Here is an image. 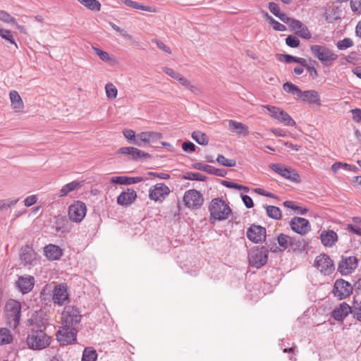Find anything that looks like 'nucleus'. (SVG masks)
Listing matches in <instances>:
<instances>
[{"label": "nucleus", "instance_id": "obj_1", "mask_svg": "<svg viewBox=\"0 0 361 361\" xmlns=\"http://www.w3.org/2000/svg\"><path fill=\"white\" fill-rule=\"evenodd\" d=\"M50 337L42 329H32L28 334L26 343L29 348L39 350L50 345Z\"/></svg>", "mask_w": 361, "mask_h": 361}, {"label": "nucleus", "instance_id": "obj_2", "mask_svg": "<svg viewBox=\"0 0 361 361\" xmlns=\"http://www.w3.org/2000/svg\"><path fill=\"white\" fill-rule=\"evenodd\" d=\"M310 51L312 55L320 61L324 66H331L338 59V55L326 46L312 45Z\"/></svg>", "mask_w": 361, "mask_h": 361}, {"label": "nucleus", "instance_id": "obj_3", "mask_svg": "<svg viewBox=\"0 0 361 361\" xmlns=\"http://www.w3.org/2000/svg\"><path fill=\"white\" fill-rule=\"evenodd\" d=\"M212 219L222 221L228 219L231 212L229 206L221 198H214L212 200L209 207Z\"/></svg>", "mask_w": 361, "mask_h": 361}, {"label": "nucleus", "instance_id": "obj_4", "mask_svg": "<svg viewBox=\"0 0 361 361\" xmlns=\"http://www.w3.org/2000/svg\"><path fill=\"white\" fill-rule=\"evenodd\" d=\"M21 305L15 300H10L5 306V316L11 328L16 329L20 322Z\"/></svg>", "mask_w": 361, "mask_h": 361}, {"label": "nucleus", "instance_id": "obj_5", "mask_svg": "<svg viewBox=\"0 0 361 361\" xmlns=\"http://www.w3.org/2000/svg\"><path fill=\"white\" fill-rule=\"evenodd\" d=\"M269 250L264 246L255 247L248 252V261L251 267L259 269L263 267L268 260Z\"/></svg>", "mask_w": 361, "mask_h": 361}, {"label": "nucleus", "instance_id": "obj_6", "mask_svg": "<svg viewBox=\"0 0 361 361\" xmlns=\"http://www.w3.org/2000/svg\"><path fill=\"white\" fill-rule=\"evenodd\" d=\"M61 326L56 334V338L61 345L71 344L76 340V327L61 323Z\"/></svg>", "mask_w": 361, "mask_h": 361}, {"label": "nucleus", "instance_id": "obj_7", "mask_svg": "<svg viewBox=\"0 0 361 361\" xmlns=\"http://www.w3.org/2000/svg\"><path fill=\"white\" fill-rule=\"evenodd\" d=\"M82 315L74 306H66L61 317V323L77 327L81 321Z\"/></svg>", "mask_w": 361, "mask_h": 361}, {"label": "nucleus", "instance_id": "obj_8", "mask_svg": "<svg viewBox=\"0 0 361 361\" xmlns=\"http://www.w3.org/2000/svg\"><path fill=\"white\" fill-rule=\"evenodd\" d=\"M263 108L267 109V111L269 112V115L271 117L278 120L279 122L283 123L285 126H295V121L287 112H286L283 109L270 105H264L263 106Z\"/></svg>", "mask_w": 361, "mask_h": 361}, {"label": "nucleus", "instance_id": "obj_9", "mask_svg": "<svg viewBox=\"0 0 361 361\" xmlns=\"http://www.w3.org/2000/svg\"><path fill=\"white\" fill-rule=\"evenodd\" d=\"M87 207L85 203L76 201L68 207L69 219L75 223H80L85 216Z\"/></svg>", "mask_w": 361, "mask_h": 361}, {"label": "nucleus", "instance_id": "obj_10", "mask_svg": "<svg viewBox=\"0 0 361 361\" xmlns=\"http://www.w3.org/2000/svg\"><path fill=\"white\" fill-rule=\"evenodd\" d=\"M185 204L192 209L200 208L204 202L202 195L196 190H187L183 197Z\"/></svg>", "mask_w": 361, "mask_h": 361}, {"label": "nucleus", "instance_id": "obj_11", "mask_svg": "<svg viewBox=\"0 0 361 361\" xmlns=\"http://www.w3.org/2000/svg\"><path fill=\"white\" fill-rule=\"evenodd\" d=\"M269 167L274 172L277 173L288 180L295 183H299L300 181V177L299 174L290 167H286L280 164H272L269 166Z\"/></svg>", "mask_w": 361, "mask_h": 361}, {"label": "nucleus", "instance_id": "obj_12", "mask_svg": "<svg viewBox=\"0 0 361 361\" xmlns=\"http://www.w3.org/2000/svg\"><path fill=\"white\" fill-rule=\"evenodd\" d=\"M352 291L353 287L348 281L343 279H338L336 281L333 293L334 295L340 300L348 297L352 293Z\"/></svg>", "mask_w": 361, "mask_h": 361}, {"label": "nucleus", "instance_id": "obj_13", "mask_svg": "<svg viewBox=\"0 0 361 361\" xmlns=\"http://www.w3.org/2000/svg\"><path fill=\"white\" fill-rule=\"evenodd\" d=\"M52 299L54 302L59 305H63L68 302L69 295L66 283H61L54 287Z\"/></svg>", "mask_w": 361, "mask_h": 361}, {"label": "nucleus", "instance_id": "obj_14", "mask_svg": "<svg viewBox=\"0 0 361 361\" xmlns=\"http://www.w3.org/2000/svg\"><path fill=\"white\" fill-rule=\"evenodd\" d=\"M315 266L324 275H329L334 270L332 260L325 254L320 255L316 257Z\"/></svg>", "mask_w": 361, "mask_h": 361}, {"label": "nucleus", "instance_id": "obj_15", "mask_svg": "<svg viewBox=\"0 0 361 361\" xmlns=\"http://www.w3.org/2000/svg\"><path fill=\"white\" fill-rule=\"evenodd\" d=\"M291 229L300 235H305L310 229L311 226L309 221L305 218L295 216L290 221Z\"/></svg>", "mask_w": 361, "mask_h": 361}, {"label": "nucleus", "instance_id": "obj_16", "mask_svg": "<svg viewBox=\"0 0 361 361\" xmlns=\"http://www.w3.org/2000/svg\"><path fill=\"white\" fill-rule=\"evenodd\" d=\"M246 235L250 241L259 243L265 240L266 229L261 226L253 224L247 229Z\"/></svg>", "mask_w": 361, "mask_h": 361}, {"label": "nucleus", "instance_id": "obj_17", "mask_svg": "<svg viewBox=\"0 0 361 361\" xmlns=\"http://www.w3.org/2000/svg\"><path fill=\"white\" fill-rule=\"evenodd\" d=\"M118 153L127 156L129 159L134 161L145 159L149 157L147 153L133 147H121Z\"/></svg>", "mask_w": 361, "mask_h": 361}, {"label": "nucleus", "instance_id": "obj_18", "mask_svg": "<svg viewBox=\"0 0 361 361\" xmlns=\"http://www.w3.org/2000/svg\"><path fill=\"white\" fill-rule=\"evenodd\" d=\"M170 190L167 185L164 183H157L150 188L149 190V196L150 199L159 201L168 195Z\"/></svg>", "mask_w": 361, "mask_h": 361}, {"label": "nucleus", "instance_id": "obj_19", "mask_svg": "<svg viewBox=\"0 0 361 361\" xmlns=\"http://www.w3.org/2000/svg\"><path fill=\"white\" fill-rule=\"evenodd\" d=\"M161 137L162 135L160 133L154 131L142 132L137 134V140L135 142V144L139 147H143L144 145L141 144V142L143 144H149L161 139Z\"/></svg>", "mask_w": 361, "mask_h": 361}, {"label": "nucleus", "instance_id": "obj_20", "mask_svg": "<svg viewBox=\"0 0 361 361\" xmlns=\"http://www.w3.org/2000/svg\"><path fill=\"white\" fill-rule=\"evenodd\" d=\"M357 267V260L355 257H348L342 258V260L338 264V271L342 274H350Z\"/></svg>", "mask_w": 361, "mask_h": 361}, {"label": "nucleus", "instance_id": "obj_21", "mask_svg": "<svg viewBox=\"0 0 361 361\" xmlns=\"http://www.w3.org/2000/svg\"><path fill=\"white\" fill-rule=\"evenodd\" d=\"M20 258L24 265L32 264L37 260V253L29 245L21 247Z\"/></svg>", "mask_w": 361, "mask_h": 361}, {"label": "nucleus", "instance_id": "obj_22", "mask_svg": "<svg viewBox=\"0 0 361 361\" xmlns=\"http://www.w3.org/2000/svg\"><path fill=\"white\" fill-rule=\"evenodd\" d=\"M349 313H351V307L343 302L334 310L332 317L336 321H342Z\"/></svg>", "mask_w": 361, "mask_h": 361}, {"label": "nucleus", "instance_id": "obj_23", "mask_svg": "<svg viewBox=\"0 0 361 361\" xmlns=\"http://www.w3.org/2000/svg\"><path fill=\"white\" fill-rule=\"evenodd\" d=\"M17 285L23 293H29L34 287L35 279L31 276H20Z\"/></svg>", "mask_w": 361, "mask_h": 361}, {"label": "nucleus", "instance_id": "obj_24", "mask_svg": "<svg viewBox=\"0 0 361 361\" xmlns=\"http://www.w3.org/2000/svg\"><path fill=\"white\" fill-rule=\"evenodd\" d=\"M137 194L133 189H128L122 192L117 197V203L119 205L127 206L132 204L136 199Z\"/></svg>", "mask_w": 361, "mask_h": 361}, {"label": "nucleus", "instance_id": "obj_25", "mask_svg": "<svg viewBox=\"0 0 361 361\" xmlns=\"http://www.w3.org/2000/svg\"><path fill=\"white\" fill-rule=\"evenodd\" d=\"M290 27L302 38L309 39L311 37V33L307 27L298 20H291Z\"/></svg>", "mask_w": 361, "mask_h": 361}, {"label": "nucleus", "instance_id": "obj_26", "mask_svg": "<svg viewBox=\"0 0 361 361\" xmlns=\"http://www.w3.org/2000/svg\"><path fill=\"white\" fill-rule=\"evenodd\" d=\"M228 129L238 135L247 136L249 135V128L247 125L234 120L228 121Z\"/></svg>", "mask_w": 361, "mask_h": 361}, {"label": "nucleus", "instance_id": "obj_27", "mask_svg": "<svg viewBox=\"0 0 361 361\" xmlns=\"http://www.w3.org/2000/svg\"><path fill=\"white\" fill-rule=\"evenodd\" d=\"M44 255L49 260H57L62 256V250L57 245L49 244L44 248Z\"/></svg>", "mask_w": 361, "mask_h": 361}, {"label": "nucleus", "instance_id": "obj_28", "mask_svg": "<svg viewBox=\"0 0 361 361\" xmlns=\"http://www.w3.org/2000/svg\"><path fill=\"white\" fill-rule=\"evenodd\" d=\"M320 238L322 244L325 247H332L338 240V235L332 230L324 231L320 234Z\"/></svg>", "mask_w": 361, "mask_h": 361}, {"label": "nucleus", "instance_id": "obj_29", "mask_svg": "<svg viewBox=\"0 0 361 361\" xmlns=\"http://www.w3.org/2000/svg\"><path fill=\"white\" fill-rule=\"evenodd\" d=\"M299 98L302 101H308L312 104H319V95L315 90H306L300 94Z\"/></svg>", "mask_w": 361, "mask_h": 361}, {"label": "nucleus", "instance_id": "obj_30", "mask_svg": "<svg viewBox=\"0 0 361 361\" xmlns=\"http://www.w3.org/2000/svg\"><path fill=\"white\" fill-rule=\"evenodd\" d=\"M123 2L127 6L131 7V8L137 9V10H141V11H145L151 12V13L157 12V10L155 7L145 6V5L138 3L137 1H134L132 0H123Z\"/></svg>", "mask_w": 361, "mask_h": 361}, {"label": "nucleus", "instance_id": "obj_31", "mask_svg": "<svg viewBox=\"0 0 361 361\" xmlns=\"http://www.w3.org/2000/svg\"><path fill=\"white\" fill-rule=\"evenodd\" d=\"M277 240L279 245L282 248L281 250H285L286 249L294 245L295 240L286 234L280 233L278 235Z\"/></svg>", "mask_w": 361, "mask_h": 361}, {"label": "nucleus", "instance_id": "obj_32", "mask_svg": "<svg viewBox=\"0 0 361 361\" xmlns=\"http://www.w3.org/2000/svg\"><path fill=\"white\" fill-rule=\"evenodd\" d=\"M11 105L14 109L18 111L23 108V102L18 92L12 90L9 94Z\"/></svg>", "mask_w": 361, "mask_h": 361}, {"label": "nucleus", "instance_id": "obj_33", "mask_svg": "<svg viewBox=\"0 0 361 361\" xmlns=\"http://www.w3.org/2000/svg\"><path fill=\"white\" fill-rule=\"evenodd\" d=\"M277 59L279 61H283L288 63L295 62L300 64L301 66H306V59L300 57L293 56L289 54H278Z\"/></svg>", "mask_w": 361, "mask_h": 361}, {"label": "nucleus", "instance_id": "obj_34", "mask_svg": "<svg viewBox=\"0 0 361 361\" xmlns=\"http://www.w3.org/2000/svg\"><path fill=\"white\" fill-rule=\"evenodd\" d=\"M80 185V183L78 180L72 181L69 183L63 185L61 190L59 197H64L66 196L69 192L75 190Z\"/></svg>", "mask_w": 361, "mask_h": 361}, {"label": "nucleus", "instance_id": "obj_35", "mask_svg": "<svg viewBox=\"0 0 361 361\" xmlns=\"http://www.w3.org/2000/svg\"><path fill=\"white\" fill-rule=\"evenodd\" d=\"M13 341V336L11 331L6 328L0 329V344L6 345Z\"/></svg>", "mask_w": 361, "mask_h": 361}, {"label": "nucleus", "instance_id": "obj_36", "mask_svg": "<svg viewBox=\"0 0 361 361\" xmlns=\"http://www.w3.org/2000/svg\"><path fill=\"white\" fill-rule=\"evenodd\" d=\"M191 137L195 142L201 145H207L209 142L208 136L200 130L194 131Z\"/></svg>", "mask_w": 361, "mask_h": 361}, {"label": "nucleus", "instance_id": "obj_37", "mask_svg": "<svg viewBox=\"0 0 361 361\" xmlns=\"http://www.w3.org/2000/svg\"><path fill=\"white\" fill-rule=\"evenodd\" d=\"M97 359V353L94 349L90 347L84 349L81 361H96Z\"/></svg>", "mask_w": 361, "mask_h": 361}, {"label": "nucleus", "instance_id": "obj_38", "mask_svg": "<svg viewBox=\"0 0 361 361\" xmlns=\"http://www.w3.org/2000/svg\"><path fill=\"white\" fill-rule=\"evenodd\" d=\"M82 6L91 11H99L101 4L97 0H78Z\"/></svg>", "mask_w": 361, "mask_h": 361}, {"label": "nucleus", "instance_id": "obj_39", "mask_svg": "<svg viewBox=\"0 0 361 361\" xmlns=\"http://www.w3.org/2000/svg\"><path fill=\"white\" fill-rule=\"evenodd\" d=\"M266 212L267 216L271 219L278 220L281 218V211L278 207L272 205L267 206Z\"/></svg>", "mask_w": 361, "mask_h": 361}, {"label": "nucleus", "instance_id": "obj_40", "mask_svg": "<svg viewBox=\"0 0 361 361\" xmlns=\"http://www.w3.org/2000/svg\"><path fill=\"white\" fill-rule=\"evenodd\" d=\"M0 37L6 41L8 42L9 43L15 44V46L18 48V45L15 42L13 33L11 30L0 28Z\"/></svg>", "mask_w": 361, "mask_h": 361}, {"label": "nucleus", "instance_id": "obj_41", "mask_svg": "<svg viewBox=\"0 0 361 361\" xmlns=\"http://www.w3.org/2000/svg\"><path fill=\"white\" fill-rule=\"evenodd\" d=\"M178 81L180 85H182L186 89L190 90L192 92L195 94L197 93L198 88L196 86L192 85L190 81L183 77L182 75H180V76L178 78Z\"/></svg>", "mask_w": 361, "mask_h": 361}, {"label": "nucleus", "instance_id": "obj_42", "mask_svg": "<svg viewBox=\"0 0 361 361\" xmlns=\"http://www.w3.org/2000/svg\"><path fill=\"white\" fill-rule=\"evenodd\" d=\"M216 161L224 166L233 167L236 165V161L233 159H227L222 154H219L216 158Z\"/></svg>", "mask_w": 361, "mask_h": 361}, {"label": "nucleus", "instance_id": "obj_43", "mask_svg": "<svg viewBox=\"0 0 361 361\" xmlns=\"http://www.w3.org/2000/svg\"><path fill=\"white\" fill-rule=\"evenodd\" d=\"M283 88L284 91H286L288 93H291L293 94H298V97H299L300 94L302 93V91L298 88V86H296L295 85H294L290 82H287L284 83L283 85Z\"/></svg>", "mask_w": 361, "mask_h": 361}, {"label": "nucleus", "instance_id": "obj_44", "mask_svg": "<svg viewBox=\"0 0 361 361\" xmlns=\"http://www.w3.org/2000/svg\"><path fill=\"white\" fill-rule=\"evenodd\" d=\"M351 314L357 321L361 322V302H355L351 307Z\"/></svg>", "mask_w": 361, "mask_h": 361}, {"label": "nucleus", "instance_id": "obj_45", "mask_svg": "<svg viewBox=\"0 0 361 361\" xmlns=\"http://www.w3.org/2000/svg\"><path fill=\"white\" fill-rule=\"evenodd\" d=\"M341 168L348 171H355L357 169L355 166H351L346 163L343 164L342 162H336L331 166L332 171L335 173L337 172Z\"/></svg>", "mask_w": 361, "mask_h": 361}, {"label": "nucleus", "instance_id": "obj_46", "mask_svg": "<svg viewBox=\"0 0 361 361\" xmlns=\"http://www.w3.org/2000/svg\"><path fill=\"white\" fill-rule=\"evenodd\" d=\"M184 178L191 180L204 181L206 180L207 177L200 173L189 172L185 174Z\"/></svg>", "mask_w": 361, "mask_h": 361}, {"label": "nucleus", "instance_id": "obj_47", "mask_svg": "<svg viewBox=\"0 0 361 361\" xmlns=\"http://www.w3.org/2000/svg\"><path fill=\"white\" fill-rule=\"evenodd\" d=\"M105 90L106 97L109 99H115L117 96V89L116 87L111 83H108L105 86Z\"/></svg>", "mask_w": 361, "mask_h": 361}, {"label": "nucleus", "instance_id": "obj_48", "mask_svg": "<svg viewBox=\"0 0 361 361\" xmlns=\"http://www.w3.org/2000/svg\"><path fill=\"white\" fill-rule=\"evenodd\" d=\"M0 20L6 23H16V19L5 11L0 10Z\"/></svg>", "mask_w": 361, "mask_h": 361}, {"label": "nucleus", "instance_id": "obj_49", "mask_svg": "<svg viewBox=\"0 0 361 361\" xmlns=\"http://www.w3.org/2000/svg\"><path fill=\"white\" fill-rule=\"evenodd\" d=\"M337 47L340 50H343L351 47L353 45V42L350 38H344L343 39L338 42Z\"/></svg>", "mask_w": 361, "mask_h": 361}, {"label": "nucleus", "instance_id": "obj_50", "mask_svg": "<svg viewBox=\"0 0 361 361\" xmlns=\"http://www.w3.org/2000/svg\"><path fill=\"white\" fill-rule=\"evenodd\" d=\"M92 49L95 54L99 57L101 60L105 62H108L110 60L109 54L105 51H103L97 47H92Z\"/></svg>", "mask_w": 361, "mask_h": 361}, {"label": "nucleus", "instance_id": "obj_51", "mask_svg": "<svg viewBox=\"0 0 361 361\" xmlns=\"http://www.w3.org/2000/svg\"><path fill=\"white\" fill-rule=\"evenodd\" d=\"M286 43L290 47L295 48L299 46L300 40L295 35H288L286 39Z\"/></svg>", "mask_w": 361, "mask_h": 361}, {"label": "nucleus", "instance_id": "obj_52", "mask_svg": "<svg viewBox=\"0 0 361 361\" xmlns=\"http://www.w3.org/2000/svg\"><path fill=\"white\" fill-rule=\"evenodd\" d=\"M207 173L215 175L219 177H224V176H226L227 172L225 169H216L212 166H209V171H208Z\"/></svg>", "mask_w": 361, "mask_h": 361}, {"label": "nucleus", "instance_id": "obj_53", "mask_svg": "<svg viewBox=\"0 0 361 361\" xmlns=\"http://www.w3.org/2000/svg\"><path fill=\"white\" fill-rule=\"evenodd\" d=\"M268 19L269 20V23L273 25V28L275 30L282 32V31H285L286 30V27L284 25L276 21L272 17L269 16Z\"/></svg>", "mask_w": 361, "mask_h": 361}, {"label": "nucleus", "instance_id": "obj_54", "mask_svg": "<svg viewBox=\"0 0 361 361\" xmlns=\"http://www.w3.org/2000/svg\"><path fill=\"white\" fill-rule=\"evenodd\" d=\"M350 4L353 13L357 14L361 13V0H350Z\"/></svg>", "mask_w": 361, "mask_h": 361}, {"label": "nucleus", "instance_id": "obj_55", "mask_svg": "<svg viewBox=\"0 0 361 361\" xmlns=\"http://www.w3.org/2000/svg\"><path fill=\"white\" fill-rule=\"evenodd\" d=\"M163 71L167 74L168 75L171 76L173 79L178 80V78L180 76L181 74L175 71L173 69L171 68L164 67L163 68Z\"/></svg>", "mask_w": 361, "mask_h": 361}, {"label": "nucleus", "instance_id": "obj_56", "mask_svg": "<svg viewBox=\"0 0 361 361\" xmlns=\"http://www.w3.org/2000/svg\"><path fill=\"white\" fill-rule=\"evenodd\" d=\"M255 192L259 195H263L265 197L275 198V199L278 198V197L276 195H274V193L269 192H268L262 188H255Z\"/></svg>", "mask_w": 361, "mask_h": 361}, {"label": "nucleus", "instance_id": "obj_57", "mask_svg": "<svg viewBox=\"0 0 361 361\" xmlns=\"http://www.w3.org/2000/svg\"><path fill=\"white\" fill-rule=\"evenodd\" d=\"M350 112L353 114V120L355 123H361V109H353L350 110Z\"/></svg>", "mask_w": 361, "mask_h": 361}, {"label": "nucleus", "instance_id": "obj_58", "mask_svg": "<svg viewBox=\"0 0 361 361\" xmlns=\"http://www.w3.org/2000/svg\"><path fill=\"white\" fill-rule=\"evenodd\" d=\"M182 148L185 152H193L195 151V145L190 141L184 142Z\"/></svg>", "mask_w": 361, "mask_h": 361}, {"label": "nucleus", "instance_id": "obj_59", "mask_svg": "<svg viewBox=\"0 0 361 361\" xmlns=\"http://www.w3.org/2000/svg\"><path fill=\"white\" fill-rule=\"evenodd\" d=\"M37 201V197L35 195H32L27 197L24 200V204L26 207H31L35 204Z\"/></svg>", "mask_w": 361, "mask_h": 361}, {"label": "nucleus", "instance_id": "obj_60", "mask_svg": "<svg viewBox=\"0 0 361 361\" xmlns=\"http://www.w3.org/2000/svg\"><path fill=\"white\" fill-rule=\"evenodd\" d=\"M209 166L210 165L202 164V163H200V162L195 163V164H192V167L195 169H197V170H199V171H204L206 173H208Z\"/></svg>", "mask_w": 361, "mask_h": 361}, {"label": "nucleus", "instance_id": "obj_61", "mask_svg": "<svg viewBox=\"0 0 361 361\" xmlns=\"http://www.w3.org/2000/svg\"><path fill=\"white\" fill-rule=\"evenodd\" d=\"M127 177L126 176H113L111 178V182L115 184H126L127 185Z\"/></svg>", "mask_w": 361, "mask_h": 361}, {"label": "nucleus", "instance_id": "obj_62", "mask_svg": "<svg viewBox=\"0 0 361 361\" xmlns=\"http://www.w3.org/2000/svg\"><path fill=\"white\" fill-rule=\"evenodd\" d=\"M269 9L276 17L281 13L279 6L274 2H270L269 4Z\"/></svg>", "mask_w": 361, "mask_h": 361}, {"label": "nucleus", "instance_id": "obj_63", "mask_svg": "<svg viewBox=\"0 0 361 361\" xmlns=\"http://www.w3.org/2000/svg\"><path fill=\"white\" fill-rule=\"evenodd\" d=\"M242 200L247 208L250 209V208L253 207V206H254L253 201L250 196H248L247 195H243Z\"/></svg>", "mask_w": 361, "mask_h": 361}, {"label": "nucleus", "instance_id": "obj_64", "mask_svg": "<svg viewBox=\"0 0 361 361\" xmlns=\"http://www.w3.org/2000/svg\"><path fill=\"white\" fill-rule=\"evenodd\" d=\"M348 230L355 234L361 235V227H360L358 226L348 224Z\"/></svg>", "mask_w": 361, "mask_h": 361}]
</instances>
